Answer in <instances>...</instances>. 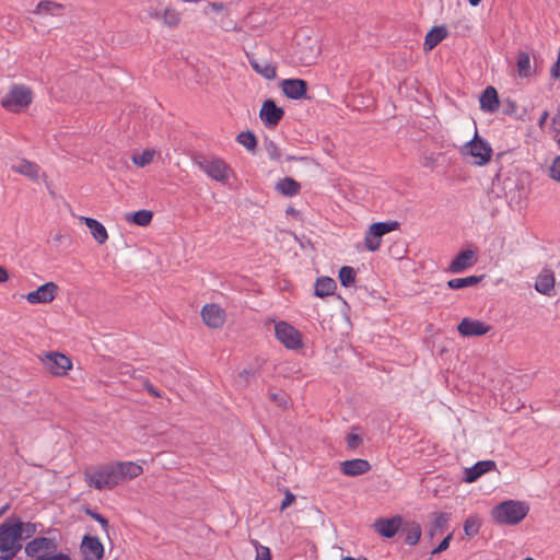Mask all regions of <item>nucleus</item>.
Segmentation results:
<instances>
[{
  "label": "nucleus",
  "mask_w": 560,
  "mask_h": 560,
  "mask_svg": "<svg viewBox=\"0 0 560 560\" xmlns=\"http://www.w3.org/2000/svg\"><path fill=\"white\" fill-rule=\"evenodd\" d=\"M478 260L476 250L465 249L459 252L448 266V271L452 273H460L466 269L472 267Z\"/></svg>",
  "instance_id": "obj_14"
},
{
  "label": "nucleus",
  "mask_w": 560,
  "mask_h": 560,
  "mask_svg": "<svg viewBox=\"0 0 560 560\" xmlns=\"http://www.w3.org/2000/svg\"><path fill=\"white\" fill-rule=\"evenodd\" d=\"M42 361L46 370L56 376L66 375L72 368L71 359L60 352H48Z\"/></svg>",
  "instance_id": "obj_10"
},
{
  "label": "nucleus",
  "mask_w": 560,
  "mask_h": 560,
  "mask_svg": "<svg viewBox=\"0 0 560 560\" xmlns=\"http://www.w3.org/2000/svg\"><path fill=\"white\" fill-rule=\"evenodd\" d=\"M236 141L248 151H254L257 147L256 136L252 131H242L237 135Z\"/></svg>",
  "instance_id": "obj_38"
},
{
  "label": "nucleus",
  "mask_w": 560,
  "mask_h": 560,
  "mask_svg": "<svg viewBox=\"0 0 560 560\" xmlns=\"http://www.w3.org/2000/svg\"><path fill=\"white\" fill-rule=\"evenodd\" d=\"M495 463L493 460H481L476 463L472 467L465 469L464 480L466 482H474L483 474L495 469Z\"/></svg>",
  "instance_id": "obj_22"
},
{
  "label": "nucleus",
  "mask_w": 560,
  "mask_h": 560,
  "mask_svg": "<svg viewBox=\"0 0 560 560\" xmlns=\"http://www.w3.org/2000/svg\"><path fill=\"white\" fill-rule=\"evenodd\" d=\"M153 156H154V151L153 150H144L142 151L141 153L139 154H133L132 155V162L139 166V167H143L148 164H150L153 160Z\"/></svg>",
  "instance_id": "obj_42"
},
{
  "label": "nucleus",
  "mask_w": 560,
  "mask_h": 560,
  "mask_svg": "<svg viewBox=\"0 0 560 560\" xmlns=\"http://www.w3.org/2000/svg\"><path fill=\"white\" fill-rule=\"evenodd\" d=\"M283 94L290 100L306 97L307 83L302 79H284L280 83Z\"/></svg>",
  "instance_id": "obj_15"
},
{
  "label": "nucleus",
  "mask_w": 560,
  "mask_h": 560,
  "mask_svg": "<svg viewBox=\"0 0 560 560\" xmlns=\"http://www.w3.org/2000/svg\"><path fill=\"white\" fill-rule=\"evenodd\" d=\"M555 288V275L551 269L544 268L536 278L535 289L537 292L551 295Z\"/></svg>",
  "instance_id": "obj_21"
},
{
  "label": "nucleus",
  "mask_w": 560,
  "mask_h": 560,
  "mask_svg": "<svg viewBox=\"0 0 560 560\" xmlns=\"http://www.w3.org/2000/svg\"><path fill=\"white\" fill-rule=\"evenodd\" d=\"M58 285L55 282H46L25 296L31 304H45L51 302L57 293Z\"/></svg>",
  "instance_id": "obj_13"
},
{
  "label": "nucleus",
  "mask_w": 560,
  "mask_h": 560,
  "mask_svg": "<svg viewBox=\"0 0 560 560\" xmlns=\"http://www.w3.org/2000/svg\"><path fill=\"white\" fill-rule=\"evenodd\" d=\"M447 36V30L445 26H434L425 35L423 47L424 50H432Z\"/></svg>",
  "instance_id": "obj_25"
},
{
  "label": "nucleus",
  "mask_w": 560,
  "mask_h": 560,
  "mask_svg": "<svg viewBox=\"0 0 560 560\" xmlns=\"http://www.w3.org/2000/svg\"><path fill=\"white\" fill-rule=\"evenodd\" d=\"M343 560H369V559L365 557L357 559V558L348 556V557H345Z\"/></svg>",
  "instance_id": "obj_57"
},
{
  "label": "nucleus",
  "mask_w": 560,
  "mask_h": 560,
  "mask_svg": "<svg viewBox=\"0 0 560 560\" xmlns=\"http://www.w3.org/2000/svg\"><path fill=\"white\" fill-rule=\"evenodd\" d=\"M19 527L14 526L11 518L0 525V550L5 552L3 559H12L21 549Z\"/></svg>",
  "instance_id": "obj_6"
},
{
  "label": "nucleus",
  "mask_w": 560,
  "mask_h": 560,
  "mask_svg": "<svg viewBox=\"0 0 560 560\" xmlns=\"http://www.w3.org/2000/svg\"><path fill=\"white\" fill-rule=\"evenodd\" d=\"M517 72L521 78H528L530 75V57L526 51H521L517 56Z\"/></svg>",
  "instance_id": "obj_36"
},
{
  "label": "nucleus",
  "mask_w": 560,
  "mask_h": 560,
  "mask_svg": "<svg viewBox=\"0 0 560 560\" xmlns=\"http://www.w3.org/2000/svg\"><path fill=\"white\" fill-rule=\"evenodd\" d=\"M11 168L13 172L21 174L31 180H38L40 167L34 162L22 159L16 164H13Z\"/></svg>",
  "instance_id": "obj_23"
},
{
  "label": "nucleus",
  "mask_w": 560,
  "mask_h": 560,
  "mask_svg": "<svg viewBox=\"0 0 560 560\" xmlns=\"http://www.w3.org/2000/svg\"><path fill=\"white\" fill-rule=\"evenodd\" d=\"M550 177L557 182H560V155L555 158L550 166Z\"/></svg>",
  "instance_id": "obj_46"
},
{
  "label": "nucleus",
  "mask_w": 560,
  "mask_h": 560,
  "mask_svg": "<svg viewBox=\"0 0 560 560\" xmlns=\"http://www.w3.org/2000/svg\"><path fill=\"white\" fill-rule=\"evenodd\" d=\"M203 323L211 328H220L225 322V312L218 304H206L201 310Z\"/></svg>",
  "instance_id": "obj_16"
},
{
  "label": "nucleus",
  "mask_w": 560,
  "mask_h": 560,
  "mask_svg": "<svg viewBox=\"0 0 560 560\" xmlns=\"http://www.w3.org/2000/svg\"><path fill=\"white\" fill-rule=\"evenodd\" d=\"M452 540V534H448L440 544L439 546L432 550V555L440 553L442 551H445L450 547V541Z\"/></svg>",
  "instance_id": "obj_49"
},
{
  "label": "nucleus",
  "mask_w": 560,
  "mask_h": 560,
  "mask_svg": "<svg viewBox=\"0 0 560 560\" xmlns=\"http://www.w3.org/2000/svg\"><path fill=\"white\" fill-rule=\"evenodd\" d=\"M58 544L55 538H34L25 546V553L31 560H70L66 553H57Z\"/></svg>",
  "instance_id": "obj_3"
},
{
  "label": "nucleus",
  "mask_w": 560,
  "mask_h": 560,
  "mask_svg": "<svg viewBox=\"0 0 560 560\" xmlns=\"http://www.w3.org/2000/svg\"><path fill=\"white\" fill-rule=\"evenodd\" d=\"M523 560H535V559H533V558H530V557H527V558H525V559H523Z\"/></svg>",
  "instance_id": "obj_62"
},
{
  "label": "nucleus",
  "mask_w": 560,
  "mask_h": 560,
  "mask_svg": "<svg viewBox=\"0 0 560 560\" xmlns=\"http://www.w3.org/2000/svg\"><path fill=\"white\" fill-rule=\"evenodd\" d=\"M275 189L285 197H293L300 192L301 185L292 177H284L277 182Z\"/></svg>",
  "instance_id": "obj_26"
},
{
  "label": "nucleus",
  "mask_w": 560,
  "mask_h": 560,
  "mask_svg": "<svg viewBox=\"0 0 560 560\" xmlns=\"http://www.w3.org/2000/svg\"><path fill=\"white\" fill-rule=\"evenodd\" d=\"M482 520L479 515L472 514L469 515L466 521L464 522V532L465 535L469 538L475 537L481 527Z\"/></svg>",
  "instance_id": "obj_35"
},
{
  "label": "nucleus",
  "mask_w": 560,
  "mask_h": 560,
  "mask_svg": "<svg viewBox=\"0 0 560 560\" xmlns=\"http://www.w3.org/2000/svg\"><path fill=\"white\" fill-rule=\"evenodd\" d=\"M462 154L470 155L474 158L472 163L475 165L481 166L490 161L492 155V148L486 140L479 138L476 131L475 137L462 149Z\"/></svg>",
  "instance_id": "obj_7"
},
{
  "label": "nucleus",
  "mask_w": 560,
  "mask_h": 560,
  "mask_svg": "<svg viewBox=\"0 0 560 560\" xmlns=\"http://www.w3.org/2000/svg\"><path fill=\"white\" fill-rule=\"evenodd\" d=\"M255 560H271L270 549L261 545L257 546Z\"/></svg>",
  "instance_id": "obj_47"
},
{
  "label": "nucleus",
  "mask_w": 560,
  "mask_h": 560,
  "mask_svg": "<svg viewBox=\"0 0 560 560\" xmlns=\"http://www.w3.org/2000/svg\"><path fill=\"white\" fill-rule=\"evenodd\" d=\"M355 430H358V428H354L353 431L349 433L347 436V446L350 450H355L362 444L363 441L362 436L359 433H357Z\"/></svg>",
  "instance_id": "obj_44"
},
{
  "label": "nucleus",
  "mask_w": 560,
  "mask_h": 560,
  "mask_svg": "<svg viewBox=\"0 0 560 560\" xmlns=\"http://www.w3.org/2000/svg\"><path fill=\"white\" fill-rule=\"evenodd\" d=\"M208 7L215 12H221L225 9V4L223 2H209Z\"/></svg>",
  "instance_id": "obj_52"
},
{
  "label": "nucleus",
  "mask_w": 560,
  "mask_h": 560,
  "mask_svg": "<svg viewBox=\"0 0 560 560\" xmlns=\"http://www.w3.org/2000/svg\"><path fill=\"white\" fill-rule=\"evenodd\" d=\"M148 14L152 19L162 20V14L156 9H153V8L149 9Z\"/></svg>",
  "instance_id": "obj_53"
},
{
  "label": "nucleus",
  "mask_w": 560,
  "mask_h": 560,
  "mask_svg": "<svg viewBox=\"0 0 560 560\" xmlns=\"http://www.w3.org/2000/svg\"><path fill=\"white\" fill-rule=\"evenodd\" d=\"M32 102V89L25 84L14 83L1 97L0 104L7 112L19 114L24 112Z\"/></svg>",
  "instance_id": "obj_2"
},
{
  "label": "nucleus",
  "mask_w": 560,
  "mask_h": 560,
  "mask_svg": "<svg viewBox=\"0 0 560 560\" xmlns=\"http://www.w3.org/2000/svg\"><path fill=\"white\" fill-rule=\"evenodd\" d=\"M371 469V465L366 459L355 458L345 460L340 464V470L346 476H361Z\"/></svg>",
  "instance_id": "obj_20"
},
{
  "label": "nucleus",
  "mask_w": 560,
  "mask_h": 560,
  "mask_svg": "<svg viewBox=\"0 0 560 560\" xmlns=\"http://www.w3.org/2000/svg\"><path fill=\"white\" fill-rule=\"evenodd\" d=\"M81 551L86 560H100L104 556V546L97 537L85 535L81 542Z\"/></svg>",
  "instance_id": "obj_19"
},
{
  "label": "nucleus",
  "mask_w": 560,
  "mask_h": 560,
  "mask_svg": "<svg viewBox=\"0 0 560 560\" xmlns=\"http://www.w3.org/2000/svg\"><path fill=\"white\" fill-rule=\"evenodd\" d=\"M266 152L271 160H279L281 158V150L278 144L272 140L265 141Z\"/></svg>",
  "instance_id": "obj_43"
},
{
  "label": "nucleus",
  "mask_w": 560,
  "mask_h": 560,
  "mask_svg": "<svg viewBox=\"0 0 560 560\" xmlns=\"http://www.w3.org/2000/svg\"><path fill=\"white\" fill-rule=\"evenodd\" d=\"M115 474L117 486L121 482L131 480L143 472V468L133 462H117L110 464Z\"/></svg>",
  "instance_id": "obj_11"
},
{
  "label": "nucleus",
  "mask_w": 560,
  "mask_h": 560,
  "mask_svg": "<svg viewBox=\"0 0 560 560\" xmlns=\"http://www.w3.org/2000/svg\"><path fill=\"white\" fill-rule=\"evenodd\" d=\"M62 10V4L49 0H44L38 2L34 12L37 14L47 13L51 15H60Z\"/></svg>",
  "instance_id": "obj_34"
},
{
  "label": "nucleus",
  "mask_w": 560,
  "mask_h": 560,
  "mask_svg": "<svg viewBox=\"0 0 560 560\" xmlns=\"http://www.w3.org/2000/svg\"><path fill=\"white\" fill-rule=\"evenodd\" d=\"M339 280L342 287H351L355 281V270L350 266L341 267L339 270Z\"/></svg>",
  "instance_id": "obj_40"
},
{
  "label": "nucleus",
  "mask_w": 560,
  "mask_h": 560,
  "mask_svg": "<svg viewBox=\"0 0 560 560\" xmlns=\"http://www.w3.org/2000/svg\"><path fill=\"white\" fill-rule=\"evenodd\" d=\"M287 160H288V161H293V160H298V158H295V156H288V159H287Z\"/></svg>",
  "instance_id": "obj_61"
},
{
  "label": "nucleus",
  "mask_w": 560,
  "mask_h": 560,
  "mask_svg": "<svg viewBox=\"0 0 560 560\" xmlns=\"http://www.w3.org/2000/svg\"><path fill=\"white\" fill-rule=\"evenodd\" d=\"M485 278L481 276H469L465 278H454L447 281V287L452 290H459L467 287H474L478 284Z\"/></svg>",
  "instance_id": "obj_30"
},
{
  "label": "nucleus",
  "mask_w": 560,
  "mask_h": 560,
  "mask_svg": "<svg viewBox=\"0 0 560 560\" xmlns=\"http://www.w3.org/2000/svg\"><path fill=\"white\" fill-rule=\"evenodd\" d=\"M432 525L429 530L430 537H433L439 530H442L446 527L450 515L444 512H434L431 514Z\"/></svg>",
  "instance_id": "obj_33"
},
{
  "label": "nucleus",
  "mask_w": 560,
  "mask_h": 560,
  "mask_svg": "<svg viewBox=\"0 0 560 560\" xmlns=\"http://www.w3.org/2000/svg\"><path fill=\"white\" fill-rule=\"evenodd\" d=\"M548 116H549V113L547 110L542 112V114H541V116H540V118L538 120V126L539 127H542L545 125Z\"/></svg>",
  "instance_id": "obj_56"
},
{
  "label": "nucleus",
  "mask_w": 560,
  "mask_h": 560,
  "mask_svg": "<svg viewBox=\"0 0 560 560\" xmlns=\"http://www.w3.org/2000/svg\"><path fill=\"white\" fill-rule=\"evenodd\" d=\"M490 326L481 320L465 317L457 326L458 332L464 337H477L486 335Z\"/></svg>",
  "instance_id": "obj_17"
},
{
  "label": "nucleus",
  "mask_w": 560,
  "mask_h": 560,
  "mask_svg": "<svg viewBox=\"0 0 560 560\" xmlns=\"http://www.w3.org/2000/svg\"><path fill=\"white\" fill-rule=\"evenodd\" d=\"M405 533V541L406 544L410 546H415L419 542L421 538V526L417 522H409L406 523L405 527L402 528Z\"/></svg>",
  "instance_id": "obj_31"
},
{
  "label": "nucleus",
  "mask_w": 560,
  "mask_h": 560,
  "mask_svg": "<svg viewBox=\"0 0 560 560\" xmlns=\"http://www.w3.org/2000/svg\"><path fill=\"white\" fill-rule=\"evenodd\" d=\"M277 339L288 349H300L303 346L301 332L285 322H279L275 326Z\"/></svg>",
  "instance_id": "obj_9"
},
{
  "label": "nucleus",
  "mask_w": 560,
  "mask_h": 560,
  "mask_svg": "<svg viewBox=\"0 0 560 560\" xmlns=\"http://www.w3.org/2000/svg\"><path fill=\"white\" fill-rule=\"evenodd\" d=\"M180 13L173 8H166L162 13V22L170 28H175L180 23Z\"/></svg>",
  "instance_id": "obj_37"
},
{
  "label": "nucleus",
  "mask_w": 560,
  "mask_h": 560,
  "mask_svg": "<svg viewBox=\"0 0 560 560\" xmlns=\"http://www.w3.org/2000/svg\"><path fill=\"white\" fill-rule=\"evenodd\" d=\"M14 526L19 527L20 539L28 538L36 533V525L34 523H23L18 518H11Z\"/></svg>",
  "instance_id": "obj_39"
},
{
  "label": "nucleus",
  "mask_w": 560,
  "mask_h": 560,
  "mask_svg": "<svg viewBox=\"0 0 560 560\" xmlns=\"http://www.w3.org/2000/svg\"><path fill=\"white\" fill-rule=\"evenodd\" d=\"M269 399L278 407L287 409L290 406V397L283 390L270 392Z\"/></svg>",
  "instance_id": "obj_41"
},
{
  "label": "nucleus",
  "mask_w": 560,
  "mask_h": 560,
  "mask_svg": "<svg viewBox=\"0 0 560 560\" xmlns=\"http://www.w3.org/2000/svg\"><path fill=\"white\" fill-rule=\"evenodd\" d=\"M294 501H295V495L291 491L287 490L284 499L281 502L280 510L284 511L287 508H289L291 504H293Z\"/></svg>",
  "instance_id": "obj_48"
},
{
  "label": "nucleus",
  "mask_w": 560,
  "mask_h": 560,
  "mask_svg": "<svg viewBox=\"0 0 560 560\" xmlns=\"http://www.w3.org/2000/svg\"><path fill=\"white\" fill-rule=\"evenodd\" d=\"M84 480L89 487L96 490H112L117 486L110 464L98 468H86Z\"/></svg>",
  "instance_id": "obj_5"
},
{
  "label": "nucleus",
  "mask_w": 560,
  "mask_h": 560,
  "mask_svg": "<svg viewBox=\"0 0 560 560\" xmlns=\"http://www.w3.org/2000/svg\"><path fill=\"white\" fill-rule=\"evenodd\" d=\"M557 141H558V143L560 144V139H558Z\"/></svg>",
  "instance_id": "obj_63"
},
{
  "label": "nucleus",
  "mask_w": 560,
  "mask_h": 560,
  "mask_svg": "<svg viewBox=\"0 0 560 560\" xmlns=\"http://www.w3.org/2000/svg\"><path fill=\"white\" fill-rule=\"evenodd\" d=\"M184 2H189V3H197V2H200L201 0H183Z\"/></svg>",
  "instance_id": "obj_60"
},
{
  "label": "nucleus",
  "mask_w": 560,
  "mask_h": 560,
  "mask_svg": "<svg viewBox=\"0 0 560 560\" xmlns=\"http://www.w3.org/2000/svg\"><path fill=\"white\" fill-rule=\"evenodd\" d=\"M85 514L89 515L90 517H92L94 521H96L97 523L101 524L102 528L107 532V528H108V521L102 516L100 513L91 510V509H86L85 510Z\"/></svg>",
  "instance_id": "obj_45"
},
{
  "label": "nucleus",
  "mask_w": 560,
  "mask_h": 560,
  "mask_svg": "<svg viewBox=\"0 0 560 560\" xmlns=\"http://www.w3.org/2000/svg\"><path fill=\"white\" fill-rule=\"evenodd\" d=\"M222 27L225 31H235L236 30V23L233 22V21H229L228 23H224Z\"/></svg>",
  "instance_id": "obj_55"
},
{
  "label": "nucleus",
  "mask_w": 560,
  "mask_h": 560,
  "mask_svg": "<svg viewBox=\"0 0 560 560\" xmlns=\"http://www.w3.org/2000/svg\"><path fill=\"white\" fill-rule=\"evenodd\" d=\"M249 65L258 74L267 80H273L277 77V68L271 62L250 58Z\"/></svg>",
  "instance_id": "obj_27"
},
{
  "label": "nucleus",
  "mask_w": 560,
  "mask_h": 560,
  "mask_svg": "<svg viewBox=\"0 0 560 560\" xmlns=\"http://www.w3.org/2000/svg\"><path fill=\"white\" fill-rule=\"evenodd\" d=\"M402 525V517L396 515L390 518H378L374 523V529L385 538H393Z\"/></svg>",
  "instance_id": "obj_18"
},
{
  "label": "nucleus",
  "mask_w": 560,
  "mask_h": 560,
  "mask_svg": "<svg viewBox=\"0 0 560 560\" xmlns=\"http://www.w3.org/2000/svg\"><path fill=\"white\" fill-rule=\"evenodd\" d=\"M83 220L85 222V225L89 228L91 234L93 235L94 240L98 244H104L108 238V234L105 226L100 221L93 218H83Z\"/></svg>",
  "instance_id": "obj_28"
},
{
  "label": "nucleus",
  "mask_w": 560,
  "mask_h": 560,
  "mask_svg": "<svg viewBox=\"0 0 560 560\" xmlns=\"http://www.w3.org/2000/svg\"><path fill=\"white\" fill-rule=\"evenodd\" d=\"M551 77L560 80V51L556 63L550 69Z\"/></svg>",
  "instance_id": "obj_51"
},
{
  "label": "nucleus",
  "mask_w": 560,
  "mask_h": 560,
  "mask_svg": "<svg viewBox=\"0 0 560 560\" xmlns=\"http://www.w3.org/2000/svg\"><path fill=\"white\" fill-rule=\"evenodd\" d=\"M468 1L471 7H477L481 2V0H468Z\"/></svg>",
  "instance_id": "obj_58"
},
{
  "label": "nucleus",
  "mask_w": 560,
  "mask_h": 560,
  "mask_svg": "<svg viewBox=\"0 0 560 560\" xmlns=\"http://www.w3.org/2000/svg\"><path fill=\"white\" fill-rule=\"evenodd\" d=\"M399 228L397 221L376 222L370 225L364 236V245L370 252H375L381 246L383 235L395 231Z\"/></svg>",
  "instance_id": "obj_8"
},
{
  "label": "nucleus",
  "mask_w": 560,
  "mask_h": 560,
  "mask_svg": "<svg viewBox=\"0 0 560 560\" xmlns=\"http://www.w3.org/2000/svg\"><path fill=\"white\" fill-rule=\"evenodd\" d=\"M9 279V273L5 268L0 266V283L5 282Z\"/></svg>",
  "instance_id": "obj_54"
},
{
  "label": "nucleus",
  "mask_w": 560,
  "mask_h": 560,
  "mask_svg": "<svg viewBox=\"0 0 560 560\" xmlns=\"http://www.w3.org/2000/svg\"><path fill=\"white\" fill-rule=\"evenodd\" d=\"M337 284L332 278L320 277L315 282L314 294L318 298H325L334 293Z\"/></svg>",
  "instance_id": "obj_29"
},
{
  "label": "nucleus",
  "mask_w": 560,
  "mask_h": 560,
  "mask_svg": "<svg viewBox=\"0 0 560 560\" xmlns=\"http://www.w3.org/2000/svg\"><path fill=\"white\" fill-rule=\"evenodd\" d=\"M434 162H435V160L433 158H430V159H427V163L424 165L429 166V165L433 164Z\"/></svg>",
  "instance_id": "obj_59"
},
{
  "label": "nucleus",
  "mask_w": 560,
  "mask_h": 560,
  "mask_svg": "<svg viewBox=\"0 0 560 560\" xmlns=\"http://www.w3.org/2000/svg\"><path fill=\"white\" fill-rule=\"evenodd\" d=\"M283 116V108L277 106L273 100L269 98L262 103L259 112V118L266 127L273 128L278 126Z\"/></svg>",
  "instance_id": "obj_12"
},
{
  "label": "nucleus",
  "mask_w": 560,
  "mask_h": 560,
  "mask_svg": "<svg viewBox=\"0 0 560 560\" xmlns=\"http://www.w3.org/2000/svg\"><path fill=\"white\" fill-rule=\"evenodd\" d=\"M153 213L150 210H138L133 213H127L126 220L138 226H147L151 223Z\"/></svg>",
  "instance_id": "obj_32"
},
{
  "label": "nucleus",
  "mask_w": 560,
  "mask_h": 560,
  "mask_svg": "<svg viewBox=\"0 0 560 560\" xmlns=\"http://www.w3.org/2000/svg\"><path fill=\"white\" fill-rule=\"evenodd\" d=\"M143 387H144V389H145L149 394H151L153 397H161V396H162V395H161V392H160V390H158V389L154 387V385H153L152 383H150L149 381H145V382L143 383Z\"/></svg>",
  "instance_id": "obj_50"
},
{
  "label": "nucleus",
  "mask_w": 560,
  "mask_h": 560,
  "mask_svg": "<svg viewBox=\"0 0 560 560\" xmlns=\"http://www.w3.org/2000/svg\"><path fill=\"white\" fill-rule=\"evenodd\" d=\"M529 506L525 502L506 500L491 510V517L499 525H517L528 514Z\"/></svg>",
  "instance_id": "obj_1"
},
{
  "label": "nucleus",
  "mask_w": 560,
  "mask_h": 560,
  "mask_svg": "<svg viewBox=\"0 0 560 560\" xmlns=\"http://www.w3.org/2000/svg\"><path fill=\"white\" fill-rule=\"evenodd\" d=\"M195 164L213 180L225 183L231 174L230 166L220 158L198 155Z\"/></svg>",
  "instance_id": "obj_4"
},
{
  "label": "nucleus",
  "mask_w": 560,
  "mask_h": 560,
  "mask_svg": "<svg viewBox=\"0 0 560 560\" xmlns=\"http://www.w3.org/2000/svg\"><path fill=\"white\" fill-rule=\"evenodd\" d=\"M480 108L486 113H494L499 108L498 92L493 86H488L480 96Z\"/></svg>",
  "instance_id": "obj_24"
}]
</instances>
